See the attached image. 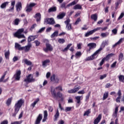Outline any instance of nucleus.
I'll use <instances>...</instances> for the list:
<instances>
[{"label": "nucleus", "mask_w": 124, "mask_h": 124, "mask_svg": "<svg viewBox=\"0 0 124 124\" xmlns=\"http://www.w3.org/2000/svg\"><path fill=\"white\" fill-rule=\"evenodd\" d=\"M109 35V33L108 32H103L101 33V36L102 37H107V36H108Z\"/></svg>", "instance_id": "45"}, {"label": "nucleus", "mask_w": 124, "mask_h": 124, "mask_svg": "<svg viewBox=\"0 0 124 124\" xmlns=\"http://www.w3.org/2000/svg\"><path fill=\"white\" fill-rule=\"evenodd\" d=\"M23 50L26 53L30 51L31 48V43H28V45L25 46H23Z\"/></svg>", "instance_id": "11"}, {"label": "nucleus", "mask_w": 124, "mask_h": 124, "mask_svg": "<svg viewBox=\"0 0 124 124\" xmlns=\"http://www.w3.org/2000/svg\"><path fill=\"white\" fill-rule=\"evenodd\" d=\"M124 12H122V13L121 14V15H120V16H119V17H118V20H121V19L123 18V17H124Z\"/></svg>", "instance_id": "60"}, {"label": "nucleus", "mask_w": 124, "mask_h": 124, "mask_svg": "<svg viewBox=\"0 0 124 124\" xmlns=\"http://www.w3.org/2000/svg\"><path fill=\"white\" fill-rule=\"evenodd\" d=\"M71 109H72V107H66L64 111L65 112H69L71 110Z\"/></svg>", "instance_id": "54"}, {"label": "nucleus", "mask_w": 124, "mask_h": 124, "mask_svg": "<svg viewBox=\"0 0 124 124\" xmlns=\"http://www.w3.org/2000/svg\"><path fill=\"white\" fill-rule=\"evenodd\" d=\"M24 29L21 28L17 30V31L15 33L14 36L17 38H25V35L22 34V32H24Z\"/></svg>", "instance_id": "3"}, {"label": "nucleus", "mask_w": 124, "mask_h": 124, "mask_svg": "<svg viewBox=\"0 0 124 124\" xmlns=\"http://www.w3.org/2000/svg\"><path fill=\"white\" fill-rule=\"evenodd\" d=\"M91 114V109H89L87 110H86L83 116H89V114Z\"/></svg>", "instance_id": "46"}, {"label": "nucleus", "mask_w": 124, "mask_h": 124, "mask_svg": "<svg viewBox=\"0 0 124 124\" xmlns=\"http://www.w3.org/2000/svg\"><path fill=\"white\" fill-rule=\"evenodd\" d=\"M56 90H58V91H61V92H62V87L61 86H59L58 87H56L55 88Z\"/></svg>", "instance_id": "57"}, {"label": "nucleus", "mask_w": 124, "mask_h": 124, "mask_svg": "<svg viewBox=\"0 0 124 124\" xmlns=\"http://www.w3.org/2000/svg\"><path fill=\"white\" fill-rule=\"evenodd\" d=\"M24 103V101L22 99H20L18 100L15 105V112L12 114V117H16V115L18 113V112H19V110H20V108L22 107V105H23V103Z\"/></svg>", "instance_id": "2"}, {"label": "nucleus", "mask_w": 124, "mask_h": 124, "mask_svg": "<svg viewBox=\"0 0 124 124\" xmlns=\"http://www.w3.org/2000/svg\"><path fill=\"white\" fill-rule=\"evenodd\" d=\"M113 56H115V54L110 53L108 54L106 57H104V58L106 61H108V60L110 59V58H111V57H113Z\"/></svg>", "instance_id": "26"}, {"label": "nucleus", "mask_w": 124, "mask_h": 124, "mask_svg": "<svg viewBox=\"0 0 124 124\" xmlns=\"http://www.w3.org/2000/svg\"><path fill=\"white\" fill-rule=\"evenodd\" d=\"M77 2H76V1L74 0L73 2L68 4L67 5V6L65 7V5H66L65 2H63L61 4V7H62V8H67V7H70V6H72L73 5H75V4H77Z\"/></svg>", "instance_id": "6"}, {"label": "nucleus", "mask_w": 124, "mask_h": 124, "mask_svg": "<svg viewBox=\"0 0 124 124\" xmlns=\"http://www.w3.org/2000/svg\"><path fill=\"white\" fill-rule=\"evenodd\" d=\"M82 56V53L81 51H78L75 54V57L76 59H78V58H80Z\"/></svg>", "instance_id": "37"}, {"label": "nucleus", "mask_w": 124, "mask_h": 124, "mask_svg": "<svg viewBox=\"0 0 124 124\" xmlns=\"http://www.w3.org/2000/svg\"><path fill=\"white\" fill-rule=\"evenodd\" d=\"M100 120H101V114H99L97 118L94 120V124H98Z\"/></svg>", "instance_id": "22"}, {"label": "nucleus", "mask_w": 124, "mask_h": 124, "mask_svg": "<svg viewBox=\"0 0 124 124\" xmlns=\"http://www.w3.org/2000/svg\"><path fill=\"white\" fill-rule=\"evenodd\" d=\"M69 23H70V19L69 18L66 19V20H65L64 21V23L65 24V25H69Z\"/></svg>", "instance_id": "61"}, {"label": "nucleus", "mask_w": 124, "mask_h": 124, "mask_svg": "<svg viewBox=\"0 0 124 124\" xmlns=\"http://www.w3.org/2000/svg\"><path fill=\"white\" fill-rule=\"evenodd\" d=\"M81 22V19L80 18H78L77 19L75 23V25H78L79 23Z\"/></svg>", "instance_id": "62"}, {"label": "nucleus", "mask_w": 124, "mask_h": 124, "mask_svg": "<svg viewBox=\"0 0 124 124\" xmlns=\"http://www.w3.org/2000/svg\"><path fill=\"white\" fill-rule=\"evenodd\" d=\"M60 117V112H59V109H57L56 112L54 115V121L56 122L58 120V118Z\"/></svg>", "instance_id": "23"}, {"label": "nucleus", "mask_w": 124, "mask_h": 124, "mask_svg": "<svg viewBox=\"0 0 124 124\" xmlns=\"http://www.w3.org/2000/svg\"><path fill=\"white\" fill-rule=\"evenodd\" d=\"M40 99L39 98H37L36 99V100L34 101L33 103H32L31 105V107H32V108H34L35 107V105L37 104V102L39 101Z\"/></svg>", "instance_id": "27"}, {"label": "nucleus", "mask_w": 124, "mask_h": 124, "mask_svg": "<svg viewBox=\"0 0 124 124\" xmlns=\"http://www.w3.org/2000/svg\"><path fill=\"white\" fill-rule=\"evenodd\" d=\"M88 47H89V49L88 51H90L92 49H94V48H96V44L94 43H91L87 45Z\"/></svg>", "instance_id": "10"}, {"label": "nucleus", "mask_w": 124, "mask_h": 124, "mask_svg": "<svg viewBox=\"0 0 124 124\" xmlns=\"http://www.w3.org/2000/svg\"><path fill=\"white\" fill-rule=\"evenodd\" d=\"M81 97H82L81 96H75V98L77 100V103L78 104H80V103L81 102Z\"/></svg>", "instance_id": "30"}, {"label": "nucleus", "mask_w": 124, "mask_h": 124, "mask_svg": "<svg viewBox=\"0 0 124 124\" xmlns=\"http://www.w3.org/2000/svg\"><path fill=\"white\" fill-rule=\"evenodd\" d=\"M80 89H81V87H80V86H79L78 87L68 90V93H77V92H78V91H79V90H80Z\"/></svg>", "instance_id": "12"}, {"label": "nucleus", "mask_w": 124, "mask_h": 124, "mask_svg": "<svg viewBox=\"0 0 124 124\" xmlns=\"http://www.w3.org/2000/svg\"><path fill=\"white\" fill-rule=\"evenodd\" d=\"M15 48L16 49H17L19 51H23V50H24V47H23V46H21V45L17 43H15Z\"/></svg>", "instance_id": "15"}, {"label": "nucleus", "mask_w": 124, "mask_h": 124, "mask_svg": "<svg viewBox=\"0 0 124 124\" xmlns=\"http://www.w3.org/2000/svg\"><path fill=\"white\" fill-rule=\"evenodd\" d=\"M118 78L120 82H122V83H124V76L123 75H120L118 76Z\"/></svg>", "instance_id": "32"}, {"label": "nucleus", "mask_w": 124, "mask_h": 124, "mask_svg": "<svg viewBox=\"0 0 124 124\" xmlns=\"http://www.w3.org/2000/svg\"><path fill=\"white\" fill-rule=\"evenodd\" d=\"M91 18L93 20H94L95 22L97 20V15L94 14L91 16Z\"/></svg>", "instance_id": "43"}, {"label": "nucleus", "mask_w": 124, "mask_h": 124, "mask_svg": "<svg viewBox=\"0 0 124 124\" xmlns=\"http://www.w3.org/2000/svg\"><path fill=\"white\" fill-rule=\"evenodd\" d=\"M105 61H106L105 60V58H103V59L100 62V64H99L100 66H102V65H103V63H104V62H105Z\"/></svg>", "instance_id": "56"}, {"label": "nucleus", "mask_w": 124, "mask_h": 124, "mask_svg": "<svg viewBox=\"0 0 124 124\" xmlns=\"http://www.w3.org/2000/svg\"><path fill=\"white\" fill-rule=\"evenodd\" d=\"M12 101V98H9L8 99L6 102V104L7 106H9L11 104V102Z\"/></svg>", "instance_id": "39"}, {"label": "nucleus", "mask_w": 124, "mask_h": 124, "mask_svg": "<svg viewBox=\"0 0 124 124\" xmlns=\"http://www.w3.org/2000/svg\"><path fill=\"white\" fill-rule=\"evenodd\" d=\"M50 80L51 82H53L54 83H58L60 81V79L58 78V76H55V75H53L51 78Z\"/></svg>", "instance_id": "7"}, {"label": "nucleus", "mask_w": 124, "mask_h": 124, "mask_svg": "<svg viewBox=\"0 0 124 124\" xmlns=\"http://www.w3.org/2000/svg\"><path fill=\"white\" fill-rule=\"evenodd\" d=\"M42 120V114H39L38 117H37L35 124H40V122Z\"/></svg>", "instance_id": "20"}, {"label": "nucleus", "mask_w": 124, "mask_h": 124, "mask_svg": "<svg viewBox=\"0 0 124 124\" xmlns=\"http://www.w3.org/2000/svg\"><path fill=\"white\" fill-rule=\"evenodd\" d=\"M22 62H25L27 65H31V64H32V62L28 59H24L22 61Z\"/></svg>", "instance_id": "24"}, {"label": "nucleus", "mask_w": 124, "mask_h": 124, "mask_svg": "<svg viewBox=\"0 0 124 124\" xmlns=\"http://www.w3.org/2000/svg\"><path fill=\"white\" fill-rule=\"evenodd\" d=\"M73 9H74L75 10H77V9H82V5L78 4L73 7Z\"/></svg>", "instance_id": "28"}, {"label": "nucleus", "mask_w": 124, "mask_h": 124, "mask_svg": "<svg viewBox=\"0 0 124 124\" xmlns=\"http://www.w3.org/2000/svg\"><path fill=\"white\" fill-rule=\"evenodd\" d=\"M94 31L93 30H92V31H89V32H87L85 35V36L86 37H88V36H89V35H91V34H93V33H94Z\"/></svg>", "instance_id": "40"}, {"label": "nucleus", "mask_w": 124, "mask_h": 124, "mask_svg": "<svg viewBox=\"0 0 124 124\" xmlns=\"http://www.w3.org/2000/svg\"><path fill=\"white\" fill-rule=\"evenodd\" d=\"M111 31H112V33H113V34L116 35V34H117V33L118 32V29H114L112 30Z\"/></svg>", "instance_id": "58"}, {"label": "nucleus", "mask_w": 124, "mask_h": 124, "mask_svg": "<svg viewBox=\"0 0 124 124\" xmlns=\"http://www.w3.org/2000/svg\"><path fill=\"white\" fill-rule=\"evenodd\" d=\"M46 48L44 49L45 52H47V51H53V46H51L49 44H46Z\"/></svg>", "instance_id": "14"}, {"label": "nucleus", "mask_w": 124, "mask_h": 124, "mask_svg": "<svg viewBox=\"0 0 124 124\" xmlns=\"http://www.w3.org/2000/svg\"><path fill=\"white\" fill-rule=\"evenodd\" d=\"M20 21L21 20L20 19L16 18L14 21V25H15V26H18V25H19V23H20Z\"/></svg>", "instance_id": "36"}, {"label": "nucleus", "mask_w": 124, "mask_h": 124, "mask_svg": "<svg viewBox=\"0 0 124 124\" xmlns=\"http://www.w3.org/2000/svg\"><path fill=\"white\" fill-rule=\"evenodd\" d=\"M16 11L19 12V11H21V9H22V3L21 2H17L16 4Z\"/></svg>", "instance_id": "18"}, {"label": "nucleus", "mask_w": 124, "mask_h": 124, "mask_svg": "<svg viewBox=\"0 0 124 124\" xmlns=\"http://www.w3.org/2000/svg\"><path fill=\"white\" fill-rule=\"evenodd\" d=\"M51 92L52 95H53V97H57V94H56V91L55 90V89L53 90V87H51Z\"/></svg>", "instance_id": "34"}, {"label": "nucleus", "mask_w": 124, "mask_h": 124, "mask_svg": "<svg viewBox=\"0 0 124 124\" xmlns=\"http://www.w3.org/2000/svg\"><path fill=\"white\" fill-rule=\"evenodd\" d=\"M24 81L26 83H32L35 81V79L33 78V76L31 74H30L26 78L24 79Z\"/></svg>", "instance_id": "4"}, {"label": "nucleus", "mask_w": 124, "mask_h": 124, "mask_svg": "<svg viewBox=\"0 0 124 124\" xmlns=\"http://www.w3.org/2000/svg\"><path fill=\"white\" fill-rule=\"evenodd\" d=\"M46 23L48 25H54L55 22L54 18H47L46 20Z\"/></svg>", "instance_id": "8"}, {"label": "nucleus", "mask_w": 124, "mask_h": 124, "mask_svg": "<svg viewBox=\"0 0 124 124\" xmlns=\"http://www.w3.org/2000/svg\"><path fill=\"white\" fill-rule=\"evenodd\" d=\"M35 5H36V3H31L29 5H28V6H29L31 8L35 6Z\"/></svg>", "instance_id": "63"}, {"label": "nucleus", "mask_w": 124, "mask_h": 124, "mask_svg": "<svg viewBox=\"0 0 124 124\" xmlns=\"http://www.w3.org/2000/svg\"><path fill=\"white\" fill-rule=\"evenodd\" d=\"M72 45V44H68L67 46L64 49L62 50V51L63 52H66V51H67V50H68V49H69V48H70V47H71Z\"/></svg>", "instance_id": "42"}, {"label": "nucleus", "mask_w": 124, "mask_h": 124, "mask_svg": "<svg viewBox=\"0 0 124 124\" xmlns=\"http://www.w3.org/2000/svg\"><path fill=\"white\" fill-rule=\"evenodd\" d=\"M66 14L64 12L60 13L57 16L56 18L58 20H62V19H63Z\"/></svg>", "instance_id": "13"}, {"label": "nucleus", "mask_w": 124, "mask_h": 124, "mask_svg": "<svg viewBox=\"0 0 124 124\" xmlns=\"http://www.w3.org/2000/svg\"><path fill=\"white\" fill-rule=\"evenodd\" d=\"M57 11V7H53L49 8L48 10V12L49 13H51V12H55Z\"/></svg>", "instance_id": "29"}, {"label": "nucleus", "mask_w": 124, "mask_h": 124, "mask_svg": "<svg viewBox=\"0 0 124 124\" xmlns=\"http://www.w3.org/2000/svg\"><path fill=\"white\" fill-rule=\"evenodd\" d=\"M34 39H35V37L34 36H30L28 37V41L29 43H30V42H31V41H33V40H34Z\"/></svg>", "instance_id": "33"}, {"label": "nucleus", "mask_w": 124, "mask_h": 124, "mask_svg": "<svg viewBox=\"0 0 124 124\" xmlns=\"http://www.w3.org/2000/svg\"><path fill=\"white\" fill-rule=\"evenodd\" d=\"M46 28L45 27H43L42 28H41L39 31H38V32L39 33H41V32H43V31H44L45 30Z\"/></svg>", "instance_id": "59"}, {"label": "nucleus", "mask_w": 124, "mask_h": 124, "mask_svg": "<svg viewBox=\"0 0 124 124\" xmlns=\"http://www.w3.org/2000/svg\"><path fill=\"white\" fill-rule=\"evenodd\" d=\"M108 95H109L108 92H106L105 93H104V95H103V100H105V99H106L108 97Z\"/></svg>", "instance_id": "41"}, {"label": "nucleus", "mask_w": 124, "mask_h": 124, "mask_svg": "<svg viewBox=\"0 0 124 124\" xmlns=\"http://www.w3.org/2000/svg\"><path fill=\"white\" fill-rule=\"evenodd\" d=\"M58 42L61 44H63L65 42V40L64 39H59L58 40Z\"/></svg>", "instance_id": "51"}, {"label": "nucleus", "mask_w": 124, "mask_h": 124, "mask_svg": "<svg viewBox=\"0 0 124 124\" xmlns=\"http://www.w3.org/2000/svg\"><path fill=\"white\" fill-rule=\"evenodd\" d=\"M9 55H10V52H9V50L5 53V57L7 60H8V59H9Z\"/></svg>", "instance_id": "48"}, {"label": "nucleus", "mask_w": 124, "mask_h": 124, "mask_svg": "<svg viewBox=\"0 0 124 124\" xmlns=\"http://www.w3.org/2000/svg\"><path fill=\"white\" fill-rule=\"evenodd\" d=\"M48 117V112L47 110H45L44 111V118L43 119V122H46V120H47V118Z\"/></svg>", "instance_id": "21"}, {"label": "nucleus", "mask_w": 124, "mask_h": 124, "mask_svg": "<svg viewBox=\"0 0 124 124\" xmlns=\"http://www.w3.org/2000/svg\"><path fill=\"white\" fill-rule=\"evenodd\" d=\"M118 97L116 99V101L118 103H121V98H122V91L119 90L117 93Z\"/></svg>", "instance_id": "9"}, {"label": "nucleus", "mask_w": 124, "mask_h": 124, "mask_svg": "<svg viewBox=\"0 0 124 124\" xmlns=\"http://www.w3.org/2000/svg\"><path fill=\"white\" fill-rule=\"evenodd\" d=\"M122 3V0H118L116 3H115V9H118V7L120 4Z\"/></svg>", "instance_id": "44"}, {"label": "nucleus", "mask_w": 124, "mask_h": 124, "mask_svg": "<svg viewBox=\"0 0 124 124\" xmlns=\"http://www.w3.org/2000/svg\"><path fill=\"white\" fill-rule=\"evenodd\" d=\"M108 43H108V41H104L102 42V44L101 45V47H100V48L99 49H98L97 50H96L90 57H87L86 58V61H93V60H94L95 56H96V55L97 54H98V53H99V52H100L101 51H102L103 48H104V47H105V46L108 45Z\"/></svg>", "instance_id": "1"}, {"label": "nucleus", "mask_w": 124, "mask_h": 124, "mask_svg": "<svg viewBox=\"0 0 124 124\" xmlns=\"http://www.w3.org/2000/svg\"><path fill=\"white\" fill-rule=\"evenodd\" d=\"M6 5H8V2H5L1 4V5H0V8L2 9H3L4 8H5V7H6Z\"/></svg>", "instance_id": "35"}, {"label": "nucleus", "mask_w": 124, "mask_h": 124, "mask_svg": "<svg viewBox=\"0 0 124 124\" xmlns=\"http://www.w3.org/2000/svg\"><path fill=\"white\" fill-rule=\"evenodd\" d=\"M51 62V61L49 59H46L42 62V65L44 67H46L47 65H49V64Z\"/></svg>", "instance_id": "17"}, {"label": "nucleus", "mask_w": 124, "mask_h": 124, "mask_svg": "<svg viewBox=\"0 0 124 124\" xmlns=\"http://www.w3.org/2000/svg\"><path fill=\"white\" fill-rule=\"evenodd\" d=\"M26 8H27L26 10V12H31V11L32 10V8H31L30 6H29V4L27 5Z\"/></svg>", "instance_id": "47"}, {"label": "nucleus", "mask_w": 124, "mask_h": 124, "mask_svg": "<svg viewBox=\"0 0 124 124\" xmlns=\"http://www.w3.org/2000/svg\"><path fill=\"white\" fill-rule=\"evenodd\" d=\"M119 111V108L116 107L115 109V111L113 113V117L114 118H117V116L118 115V111Z\"/></svg>", "instance_id": "25"}, {"label": "nucleus", "mask_w": 124, "mask_h": 124, "mask_svg": "<svg viewBox=\"0 0 124 124\" xmlns=\"http://www.w3.org/2000/svg\"><path fill=\"white\" fill-rule=\"evenodd\" d=\"M15 5V1H13L11 2V7L10 9H8L7 11L8 12H12V11H14V6Z\"/></svg>", "instance_id": "19"}, {"label": "nucleus", "mask_w": 124, "mask_h": 124, "mask_svg": "<svg viewBox=\"0 0 124 124\" xmlns=\"http://www.w3.org/2000/svg\"><path fill=\"white\" fill-rule=\"evenodd\" d=\"M36 20V22L38 23V22H40L41 20V14H40V13H38L35 14V17H34Z\"/></svg>", "instance_id": "16"}, {"label": "nucleus", "mask_w": 124, "mask_h": 124, "mask_svg": "<svg viewBox=\"0 0 124 124\" xmlns=\"http://www.w3.org/2000/svg\"><path fill=\"white\" fill-rule=\"evenodd\" d=\"M116 65H117V61H115L113 62L110 66L111 68H115L116 67Z\"/></svg>", "instance_id": "53"}, {"label": "nucleus", "mask_w": 124, "mask_h": 124, "mask_svg": "<svg viewBox=\"0 0 124 124\" xmlns=\"http://www.w3.org/2000/svg\"><path fill=\"white\" fill-rule=\"evenodd\" d=\"M0 124H8V121L4 120Z\"/></svg>", "instance_id": "64"}, {"label": "nucleus", "mask_w": 124, "mask_h": 124, "mask_svg": "<svg viewBox=\"0 0 124 124\" xmlns=\"http://www.w3.org/2000/svg\"><path fill=\"white\" fill-rule=\"evenodd\" d=\"M124 58V54L123 53H120L118 60L119 62H122L123 61V58Z\"/></svg>", "instance_id": "49"}, {"label": "nucleus", "mask_w": 124, "mask_h": 124, "mask_svg": "<svg viewBox=\"0 0 124 124\" xmlns=\"http://www.w3.org/2000/svg\"><path fill=\"white\" fill-rule=\"evenodd\" d=\"M106 77H107V74H105L104 75H101L100 76V80H103V79H104V78H106Z\"/></svg>", "instance_id": "55"}, {"label": "nucleus", "mask_w": 124, "mask_h": 124, "mask_svg": "<svg viewBox=\"0 0 124 124\" xmlns=\"http://www.w3.org/2000/svg\"><path fill=\"white\" fill-rule=\"evenodd\" d=\"M59 35V31H55L51 35V38H54Z\"/></svg>", "instance_id": "31"}, {"label": "nucleus", "mask_w": 124, "mask_h": 124, "mask_svg": "<svg viewBox=\"0 0 124 124\" xmlns=\"http://www.w3.org/2000/svg\"><path fill=\"white\" fill-rule=\"evenodd\" d=\"M123 42V39H120L116 43L113 45V47L115 48L117 45H119V44H121V43Z\"/></svg>", "instance_id": "38"}, {"label": "nucleus", "mask_w": 124, "mask_h": 124, "mask_svg": "<svg viewBox=\"0 0 124 124\" xmlns=\"http://www.w3.org/2000/svg\"><path fill=\"white\" fill-rule=\"evenodd\" d=\"M21 70H17L16 74L14 75L13 78L16 81H20L21 79Z\"/></svg>", "instance_id": "5"}, {"label": "nucleus", "mask_w": 124, "mask_h": 124, "mask_svg": "<svg viewBox=\"0 0 124 124\" xmlns=\"http://www.w3.org/2000/svg\"><path fill=\"white\" fill-rule=\"evenodd\" d=\"M5 75H6V72L4 73V74L2 76V77L0 78V82L3 81L4 78H5Z\"/></svg>", "instance_id": "52"}, {"label": "nucleus", "mask_w": 124, "mask_h": 124, "mask_svg": "<svg viewBox=\"0 0 124 124\" xmlns=\"http://www.w3.org/2000/svg\"><path fill=\"white\" fill-rule=\"evenodd\" d=\"M66 28L68 31H71L72 30L71 24L67 25Z\"/></svg>", "instance_id": "50"}]
</instances>
